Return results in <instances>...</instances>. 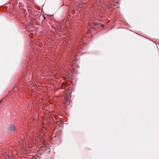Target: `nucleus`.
I'll use <instances>...</instances> for the list:
<instances>
[{"label": "nucleus", "mask_w": 159, "mask_h": 159, "mask_svg": "<svg viewBox=\"0 0 159 159\" xmlns=\"http://www.w3.org/2000/svg\"><path fill=\"white\" fill-rule=\"evenodd\" d=\"M15 130V128L14 126L12 125L11 126V131H14Z\"/></svg>", "instance_id": "f257e3e1"}, {"label": "nucleus", "mask_w": 159, "mask_h": 159, "mask_svg": "<svg viewBox=\"0 0 159 159\" xmlns=\"http://www.w3.org/2000/svg\"><path fill=\"white\" fill-rule=\"evenodd\" d=\"M3 99H2L0 101V104L2 102V101L3 100Z\"/></svg>", "instance_id": "f03ea898"}]
</instances>
